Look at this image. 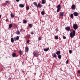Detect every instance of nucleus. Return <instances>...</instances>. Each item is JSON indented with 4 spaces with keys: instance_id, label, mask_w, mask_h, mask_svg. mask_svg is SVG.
I'll list each match as a JSON object with an SVG mask.
<instances>
[{
    "instance_id": "1",
    "label": "nucleus",
    "mask_w": 80,
    "mask_h": 80,
    "mask_svg": "<svg viewBox=\"0 0 80 80\" xmlns=\"http://www.w3.org/2000/svg\"><path fill=\"white\" fill-rule=\"evenodd\" d=\"M75 35V31L73 30L72 32H71L70 34V36L71 38H73V37Z\"/></svg>"
},
{
    "instance_id": "2",
    "label": "nucleus",
    "mask_w": 80,
    "mask_h": 80,
    "mask_svg": "<svg viewBox=\"0 0 80 80\" xmlns=\"http://www.w3.org/2000/svg\"><path fill=\"white\" fill-rule=\"evenodd\" d=\"M60 7H61V5L60 4H59L58 5L57 8H58L57 11V12H59L60 11Z\"/></svg>"
},
{
    "instance_id": "3",
    "label": "nucleus",
    "mask_w": 80,
    "mask_h": 80,
    "mask_svg": "<svg viewBox=\"0 0 80 80\" xmlns=\"http://www.w3.org/2000/svg\"><path fill=\"white\" fill-rule=\"evenodd\" d=\"M73 28L75 30L78 29V25L77 24H74L73 25Z\"/></svg>"
},
{
    "instance_id": "4",
    "label": "nucleus",
    "mask_w": 80,
    "mask_h": 80,
    "mask_svg": "<svg viewBox=\"0 0 80 80\" xmlns=\"http://www.w3.org/2000/svg\"><path fill=\"white\" fill-rule=\"evenodd\" d=\"M38 51L36 50L33 53V54L34 56H36V57H37V55H38Z\"/></svg>"
},
{
    "instance_id": "5",
    "label": "nucleus",
    "mask_w": 80,
    "mask_h": 80,
    "mask_svg": "<svg viewBox=\"0 0 80 80\" xmlns=\"http://www.w3.org/2000/svg\"><path fill=\"white\" fill-rule=\"evenodd\" d=\"M29 50V48H28V47H26L25 48V52H28Z\"/></svg>"
},
{
    "instance_id": "6",
    "label": "nucleus",
    "mask_w": 80,
    "mask_h": 80,
    "mask_svg": "<svg viewBox=\"0 0 80 80\" xmlns=\"http://www.w3.org/2000/svg\"><path fill=\"white\" fill-rule=\"evenodd\" d=\"M14 40L15 41H16V40H19V37L18 36H17L16 38L14 37Z\"/></svg>"
},
{
    "instance_id": "7",
    "label": "nucleus",
    "mask_w": 80,
    "mask_h": 80,
    "mask_svg": "<svg viewBox=\"0 0 80 80\" xmlns=\"http://www.w3.org/2000/svg\"><path fill=\"white\" fill-rule=\"evenodd\" d=\"M71 8L72 10H75V4L72 5Z\"/></svg>"
},
{
    "instance_id": "8",
    "label": "nucleus",
    "mask_w": 80,
    "mask_h": 80,
    "mask_svg": "<svg viewBox=\"0 0 80 80\" xmlns=\"http://www.w3.org/2000/svg\"><path fill=\"white\" fill-rule=\"evenodd\" d=\"M65 29L67 30V31H70V27H66L65 28Z\"/></svg>"
},
{
    "instance_id": "9",
    "label": "nucleus",
    "mask_w": 80,
    "mask_h": 80,
    "mask_svg": "<svg viewBox=\"0 0 80 80\" xmlns=\"http://www.w3.org/2000/svg\"><path fill=\"white\" fill-rule=\"evenodd\" d=\"M73 15L75 17H77V16H78V13H77V12H74Z\"/></svg>"
},
{
    "instance_id": "10",
    "label": "nucleus",
    "mask_w": 80,
    "mask_h": 80,
    "mask_svg": "<svg viewBox=\"0 0 80 80\" xmlns=\"http://www.w3.org/2000/svg\"><path fill=\"white\" fill-rule=\"evenodd\" d=\"M64 15V12H60V17H63Z\"/></svg>"
},
{
    "instance_id": "11",
    "label": "nucleus",
    "mask_w": 80,
    "mask_h": 80,
    "mask_svg": "<svg viewBox=\"0 0 80 80\" xmlns=\"http://www.w3.org/2000/svg\"><path fill=\"white\" fill-rule=\"evenodd\" d=\"M60 53H61L60 52V51H58L56 52V54L57 55H60Z\"/></svg>"
},
{
    "instance_id": "12",
    "label": "nucleus",
    "mask_w": 80,
    "mask_h": 80,
    "mask_svg": "<svg viewBox=\"0 0 80 80\" xmlns=\"http://www.w3.org/2000/svg\"><path fill=\"white\" fill-rule=\"evenodd\" d=\"M19 7H20V8H23V7H24V5L22 4H20L19 5Z\"/></svg>"
},
{
    "instance_id": "13",
    "label": "nucleus",
    "mask_w": 80,
    "mask_h": 80,
    "mask_svg": "<svg viewBox=\"0 0 80 80\" xmlns=\"http://www.w3.org/2000/svg\"><path fill=\"white\" fill-rule=\"evenodd\" d=\"M33 4L35 6H36L37 8H38V4H37V2H34L33 3Z\"/></svg>"
},
{
    "instance_id": "14",
    "label": "nucleus",
    "mask_w": 80,
    "mask_h": 80,
    "mask_svg": "<svg viewBox=\"0 0 80 80\" xmlns=\"http://www.w3.org/2000/svg\"><path fill=\"white\" fill-rule=\"evenodd\" d=\"M38 8L39 7V8H42V5H41L40 3H39L38 5Z\"/></svg>"
},
{
    "instance_id": "15",
    "label": "nucleus",
    "mask_w": 80,
    "mask_h": 80,
    "mask_svg": "<svg viewBox=\"0 0 80 80\" xmlns=\"http://www.w3.org/2000/svg\"><path fill=\"white\" fill-rule=\"evenodd\" d=\"M11 42L13 43V42H14V38H11Z\"/></svg>"
},
{
    "instance_id": "16",
    "label": "nucleus",
    "mask_w": 80,
    "mask_h": 80,
    "mask_svg": "<svg viewBox=\"0 0 80 80\" xmlns=\"http://www.w3.org/2000/svg\"><path fill=\"white\" fill-rule=\"evenodd\" d=\"M44 50L45 52H47V51H48V50H49V48H48L47 49L44 48Z\"/></svg>"
},
{
    "instance_id": "17",
    "label": "nucleus",
    "mask_w": 80,
    "mask_h": 80,
    "mask_svg": "<svg viewBox=\"0 0 80 80\" xmlns=\"http://www.w3.org/2000/svg\"><path fill=\"white\" fill-rule=\"evenodd\" d=\"M12 56L13 57H16V54L15 53H13Z\"/></svg>"
},
{
    "instance_id": "18",
    "label": "nucleus",
    "mask_w": 80,
    "mask_h": 80,
    "mask_svg": "<svg viewBox=\"0 0 80 80\" xmlns=\"http://www.w3.org/2000/svg\"><path fill=\"white\" fill-rule=\"evenodd\" d=\"M12 27V24H10L9 25V28H11Z\"/></svg>"
},
{
    "instance_id": "19",
    "label": "nucleus",
    "mask_w": 80,
    "mask_h": 80,
    "mask_svg": "<svg viewBox=\"0 0 80 80\" xmlns=\"http://www.w3.org/2000/svg\"><path fill=\"white\" fill-rule=\"evenodd\" d=\"M23 23H27V21L25 20H23Z\"/></svg>"
},
{
    "instance_id": "20",
    "label": "nucleus",
    "mask_w": 80,
    "mask_h": 80,
    "mask_svg": "<svg viewBox=\"0 0 80 80\" xmlns=\"http://www.w3.org/2000/svg\"><path fill=\"white\" fill-rule=\"evenodd\" d=\"M54 38L55 39H56V40H58V36H55Z\"/></svg>"
},
{
    "instance_id": "21",
    "label": "nucleus",
    "mask_w": 80,
    "mask_h": 80,
    "mask_svg": "<svg viewBox=\"0 0 80 80\" xmlns=\"http://www.w3.org/2000/svg\"><path fill=\"white\" fill-rule=\"evenodd\" d=\"M19 53L20 55H22V50L19 51Z\"/></svg>"
},
{
    "instance_id": "22",
    "label": "nucleus",
    "mask_w": 80,
    "mask_h": 80,
    "mask_svg": "<svg viewBox=\"0 0 80 80\" xmlns=\"http://www.w3.org/2000/svg\"><path fill=\"white\" fill-rule=\"evenodd\" d=\"M58 58H59V59H61L62 58V56H61V55L60 54L59 55H58Z\"/></svg>"
},
{
    "instance_id": "23",
    "label": "nucleus",
    "mask_w": 80,
    "mask_h": 80,
    "mask_svg": "<svg viewBox=\"0 0 80 80\" xmlns=\"http://www.w3.org/2000/svg\"><path fill=\"white\" fill-rule=\"evenodd\" d=\"M57 57V55H56V54L55 53H53V57L55 58Z\"/></svg>"
},
{
    "instance_id": "24",
    "label": "nucleus",
    "mask_w": 80,
    "mask_h": 80,
    "mask_svg": "<svg viewBox=\"0 0 80 80\" xmlns=\"http://www.w3.org/2000/svg\"><path fill=\"white\" fill-rule=\"evenodd\" d=\"M70 17L71 18H73V14H71Z\"/></svg>"
},
{
    "instance_id": "25",
    "label": "nucleus",
    "mask_w": 80,
    "mask_h": 80,
    "mask_svg": "<svg viewBox=\"0 0 80 80\" xmlns=\"http://www.w3.org/2000/svg\"><path fill=\"white\" fill-rule=\"evenodd\" d=\"M20 33V31H17L16 32V34L17 35H19Z\"/></svg>"
},
{
    "instance_id": "26",
    "label": "nucleus",
    "mask_w": 80,
    "mask_h": 80,
    "mask_svg": "<svg viewBox=\"0 0 80 80\" xmlns=\"http://www.w3.org/2000/svg\"><path fill=\"white\" fill-rule=\"evenodd\" d=\"M11 17H12V18H14V15H13V14L11 13Z\"/></svg>"
},
{
    "instance_id": "27",
    "label": "nucleus",
    "mask_w": 80,
    "mask_h": 80,
    "mask_svg": "<svg viewBox=\"0 0 80 80\" xmlns=\"http://www.w3.org/2000/svg\"><path fill=\"white\" fill-rule=\"evenodd\" d=\"M41 14L42 15H45V12L44 11H42L41 12Z\"/></svg>"
},
{
    "instance_id": "28",
    "label": "nucleus",
    "mask_w": 80,
    "mask_h": 80,
    "mask_svg": "<svg viewBox=\"0 0 80 80\" xmlns=\"http://www.w3.org/2000/svg\"><path fill=\"white\" fill-rule=\"evenodd\" d=\"M42 4H45V0H42Z\"/></svg>"
},
{
    "instance_id": "29",
    "label": "nucleus",
    "mask_w": 80,
    "mask_h": 80,
    "mask_svg": "<svg viewBox=\"0 0 80 80\" xmlns=\"http://www.w3.org/2000/svg\"><path fill=\"white\" fill-rule=\"evenodd\" d=\"M29 26L30 28H32V25L31 24H29Z\"/></svg>"
},
{
    "instance_id": "30",
    "label": "nucleus",
    "mask_w": 80,
    "mask_h": 80,
    "mask_svg": "<svg viewBox=\"0 0 80 80\" xmlns=\"http://www.w3.org/2000/svg\"><path fill=\"white\" fill-rule=\"evenodd\" d=\"M29 9H30V8L29 7H26V10H28Z\"/></svg>"
},
{
    "instance_id": "31",
    "label": "nucleus",
    "mask_w": 80,
    "mask_h": 80,
    "mask_svg": "<svg viewBox=\"0 0 80 80\" xmlns=\"http://www.w3.org/2000/svg\"><path fill=\"white\" fill-rule=\"evenodd\" d=\"M41 39L42 38L41 37H39V38H38V40H41Z\"/></svg>"
},
{
    "instance_id": "32",
    "label": "nucleus",
    "mask_w": 80,
    "mask_h": 80,
    "mask_svg": "<svg viewBox=\"0 0 80 80\" xmlns=\"http://www.w3.org/2000/svg\"><path fill=\"white\" fill-rule=\"evenodd\" d=\"M69 52L70 54H72V50H70L69 51Z\"/></svg>"
},
{
    "instance_id": "33",
    "label": "nucleus",
    "mask_w": 80,
    "mask_h": 80,
    "mask_svg": "<svg viewBox=\"0 0 80 80\" xmlns=\"http://www.w3.org/2000/svg\"><path fill=\"white\" fill-rule=\"evenodd\" d=\"M63 39H66V38H66V37L63 36Z\"/></svg>"
},
{
    "instance_id": "34",
    "label": "nucleus",
    "mask_w": 80,
    "mask_h": 80,
    "mask_svg": "<svg viewBox=\"0 0 80 80\" xmlns=\"http://www.w3.org/2000/svg\"><path fill=\"white\" fill-rule=\"evenodd\" d=\"M6 3H8V4H10V2H9V1H6Z\"/></svg>"
},
{
    "instance_id": "35",
    "label": "nucleus",
    "mask_w": 80,
    "mask_h": 80,
    "mask_svg": "<svg viewBox=\"0 0 80 80\" xmlns=\"http://www.w3.org/2000/svg\"><path fill=\"white\" fill-rule=\"evenodd\" d=\"M29 42H30V40H28V41H27V43H29Z\"/></svg>"
},
{
    "instance_id": "36",
    "label": "nucleus",
    "mask_w": 80,
    "mask_h": 80,
    "mask_svg": "<svg viewBox=\"0 0 80 80\" xmlns=\"http://www.w3.org/2000/svg\"><path fill=\"white\" fill-rule=\"evenodd\" d=\"M68 60L66 61V64H68Z\"/></svg>"
},
{
    "instance_id": "37",
    "label": "nucleus",
    "mask_w": 80,
    "mask_h": 80,
    "mask_svg": "<svg viewBox=\"0 0 80 80\" xmlns=\"http://www.w3.org/2000/svg\"><path fill=\"white\" fill-rule=\"evenodd\" d=\"M78 73H80V70H78Z\"/></svg>"
},
{
    "instance_id": "38",
    "label": "nucleus",
    "mask_w": 80,
    "mask_h": 80,
    "mask_svg": "<svg viewBox=\"0 0 80 80\" xmlns=\"http://www.w3.org/2000/svg\"><path fill=\"white\" fill-rule=\"evenodd\" d=\"M31 35H32V34H33V32H31Z\"/></svg>"
},
{
    "instance_id": "39",
    "label": "nucleus",
    "mask_w": 80,
    "mask_h": 80,
    "mask_svg": "<svg viewBox=\"0 0 80 80\" xmlns=\"http://www.w3.org/2000/svg\"><path fill=\"white\" fill-rule=\"evenodd\" d=\"M16 1L17 2H19V1H20V0H16Z\"/></svg>"
},
{
    "instance_id": "40",
    "label": "nucleus",
    "mask_w": 80,
    "mask_h": 80,
    "mask_svg": "<svg viewBox=\"0 0 80 80\" xmlns=\"http://www.w3.org/2000/svg\"><path fill=\"white\" fill-rule=\"evenodd\" d=\"M6 21H7V22H8V19H6Z\"/></svg>"
},
{
    "instance_id": "41",
    "label": "nucleus",
    "mask_w": 80,
    "mask_h": 80,
    "mask_svg": "<svg viewBox=\"0 0 80 80\" xmlns=\"http://www.w3.org/2000/svg\"><path fill=\"white\" fill-rule=\"evenodd\" d=\"M1 17H2V15H0V19L1 18Z\"/></svg>"
},
{
    "instance_id": "42",
    "label": "nucleus",
    "mask_w": 80,
    "mask_h": 80,
    "mask_svg": "<svg viewBox=\"0 0 80 80\" xmlns=\"http://www.w3.org/2000/svg\"><path fill=\"white\" fill-rule=\"evenodd\" d=\"M22 70V72H24V71H23V70L22 69V70Z\"/></svg>"
},
{
    "instance_id": "43",
    "label": "nucleus",
    "mask_w": 80,
    "mask_h": 80,
    "mask_svg": "<svg viewBox=\"0 0 80 80\" xmlns=\"http://www.w3.org/2000/svg\"><path fill=\"white\" fill-rule=\"evenodd\" d=\"M56 31H57V32H58V29H56Z\"/></svg>"
},
{
    "instance_id": "44",
    "label": "nucleus",
    "mask_w": 80,
    "mask_h": 80,
    "mask_svg": "<svg viewBox=\"0 0 80 80\" xmlns=\"http://www.w3.org/2000/svg\"><path fill=\"white\" fill-rule=\"evenodd\" d=\"M9 80H11V78H9Z\"/></svg>"
},
{
    "instance_id": "45",
    "label": "nucleus",
    "mask_w": 80,
    "mask_h": 80,
    "mask_svg": "<svg viewBox=\"0 0 80 80\" xmlns=\"http://www.w3.org/2000/svg\"><path fill=\"white\" fill-rule=\"evenodd\" d=\"M0 43H1V42H0Z\"/></svg>"
}]
</instances>
